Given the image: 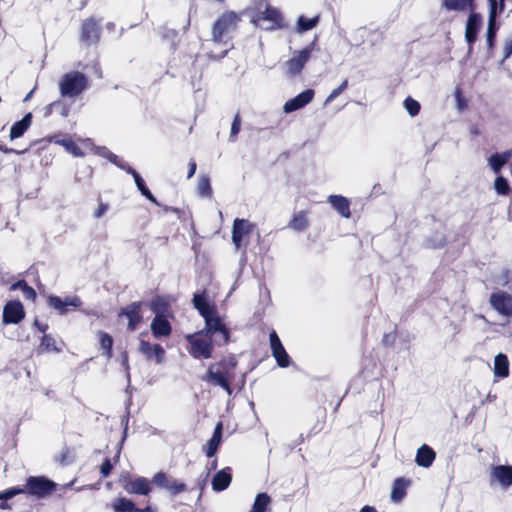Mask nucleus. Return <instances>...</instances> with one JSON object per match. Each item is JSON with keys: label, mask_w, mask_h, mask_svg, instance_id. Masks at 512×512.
<instances>
[{"label": "nucleus", "mask_w": 512, "mask_h": 512, "mask_svg": "<svg viewBox=\"0 0 512 512\" xmlns=\"http://www.w3.org/2000/svg\"><path fill=\"white\" fill-rule=\"evenodd\" d=\"M197 190L199 195L203 197H210L212 195V188L208 176H201L198 182Z\"/></svg>", "instance_id": "obj_42"}, {"label": "nucleus", "mask_w": 512, "mask_h": 512, "mask_svg": "<svg viewBox=\"0 0 512 512\" xmlns=\"http://www.w3.org/2000/svg\"><path fill=\"white\" fill-rule=\"evenodd\" d=\"M442 6L448 11L473 10L474 0H443Z\"/></svg>", "instance_id": "obj_34"}, {"label": "nucleus", "mask_w": 512, "mask_h": 512, "mask_svg": "<svg viewBox=\"0 0 512 512\" xmlns=\"http://www.w3.org/2000/svg\"><path fill=\"white\" fill-rule=\"evenodd\" d=\"M360 512H378L374 506L365 505L361 508Z\"/></svg>", "instance_id": "obj_63"}, {"label": "nucleus", "mask_w": 512, "mask_h": 512, "mask_svg": "<svg viewBox=\"0 0 512 512\" xmlns=\"http://www.w3.org/2000/svg\"><path fill=\"white\" fill-rule=\"evenodd\" d=\"M32 123V114L27 113L21 120L15 122L10 129V139L14 140L23 136Z\"/></svg>", "instance_id": "obj_30"}, {"label": "nucleus", "mask_w": 512, "mask_h": 512, "mask_svg": "<svg viewBox=\"0 0 512 512\" xmlns=\"http://www.w3.org/2000/svg\"><path fill=\"white\" fill-rule=\"evenodd\" d=\"M33 326L40 332L46 334V331L48 330V324L40 322L38 319H35L33 322Z\"/></svg>", "instance_id": "obj_57"}, {"label": "nucleus", "mask_w": 512, "mask_h": 512, "mask_svg": "<svg viewBox=\"0 0 512 512\" xmlns=\"http://www.w3.org/2000/svg\"><path fill=\"white\" fill-rule=\"evenodd\" d=\"M494 187H495L496 192L499 195L506 196L511 192L510 185H509L507 179L504 178L503 176H498L495 179Z\"/></svg>", "instance_id": "obj_43"}, {"label": "nucleus", "mask_w": 512, "mask_h": 512, "mask_svg": "<svg viewBox=\"0 0 512 512\" xmlns=\"http://www.w3.org/2000/svg\"><path fill=\"white\" fill-rule=\"evenodd\" d=\"M348 87V80L345 79L337 88L333 89L329 96L326 98L325 103L332 102Z\"/></svg>", "instance_id": "obj_47"}, {"label": "nucleus", "mask_w": 512, "mask_h": 512, "mask_svg": "<svg viewBox=\"0 0 512 512\" xmlns=\"http://www.w3.org/2000/svg\"><path fill=\"white\" fill-rule=\"evenodd\" d=\"M455 98L458 110L463 111L468 107L467 99L463 96L461 89L456 88Z\"/></svg>", "instance_id": "obj_48"}, {"label": "nucleus", "mask_w": 512, "mask_h": 512, "mask_svg": "<svg viewBox=\"0 0 512 512\" xmlns=\"http://www.w3.org/2000/svg\"><path fill=\"white\" fill-rule=\"evenodd\" d=\"M57 144L63 146L65 150L75 157H82L84 153L79 145L71 138H64L56 141Z\"/></svg>", "instance_id": "obj_40"}, {"label": "nucleus", "mask_w": 512, "mask_h": 512, "mask_svg": "<svg viewBox=\"0 0 512 512\" xmlns=\"http://www.w3.org/2000/svg\"><path fill=\"white\" fill-rule=\"evenodd\" d=\"M264 21L269 22V25L266 27L267 30L282 29L286 27L280 11L269 4H266L263 11H258L252 19V22L259 26Z\"/></svg>", "instance_id": "obj_9"}, {"label": "nucleus", "mask_w": 512, "mask_h": 512, "mask_svg": "<svg viewBox=\"0 0 512 512\" xmlns=\"http://www.w3.org/2000/svg\"><path fill=\"white\" fill-rule=\"evenodd\" d=\"M113 469V464L110 458H105L100 466V474L102 478H107Z\"/></svg>", "instance_id": "obj_49"}, {"label": "nucleus", "mask_w": 512, "mask_h": 512, "mask_svg": "<svg viewBox=\"0 0 512 512\" xmlns=\"http://www.w3.org/2000/svg\"><path fill=\"white\" fill-rule=\"evenodd\" d=\"M135 512H154L151 506H146L144 508H137Z\"/></svg>", "instance_id": "obj_64"}, {"label": "nucleus", "mask_w": 512, "mask_h": 512, "mask_svg": "<svg viewBox=\"0 0 512 512\" xmlns=\"http://www.w3.org/2000/svg\"><path fill=\"white\" fill-rule=\"evenodd\" d=\"M56 487L57 484L45 476H29L26 479L24 490L26 495L41 499L51 495Z\"/></svg>", "instance_id": "obj_7"}, {"label": "nucleus", "mask_w": 512, "mask_h": 512, "mask_svg": "<svg viewBox=\"0 0 512 512\" xmlns=\"http://www.w3.org/2000/svg\"><path fill=\"white\" fill-rule=\"evenodd\" d=\"M149 307L155 315H166L170 309V304L164 296L157 295L152 298Z\"/></svg>", "instance_id": "obj_36"}, {"label": "nucleus", "mask_w": 512, "mask_h": 512, "mask_svg": "<svg viewBox=\"0 0 512 512\" xmlns=\"http://www.w3.org/2000/svg\"><path fill=\"white\" fill-rule=\"evenodd\" d=\"M256 228V224L247 219L236 218L232 227V242L236 250L247 246L245 238L248 237Z\"/></svg>", "instance_id": "obj_11"}, {"label": "nucleus", "mask_w": 512, "mask_h": 512, "mask_svg": "<svg viewBox=\"0 0 512 512\" xmlns=\"http://www.w3.org/2000/svg\"><path fill=\"white\" fill-rule=\"evenodd\" d=\"M271 498L266 493H259L256 495L252 509L250 512H267Z\"/></svg>", "instance_id": "obj_39"}, {"label": "nucleus", "mask_w": 512, "mask_h": 512, "mask_svg": "<svg viewBox=\"0 0 512 512\" xmlns=\"http://www.w3.org/2000/svg\"><path fill=\"white\" fill-rule=\"evenodd\" d=\"M189 344L188 353L194 359H209L213 356L214 341L203 332L197 331L185 337Z\"/></svg>", "instance_id": "obj_4"}, {"label": "nucleus", "mask_w": 512, "mask_h": 512, "mask_svg": "<svg viewBox=\"0 0 512 512\" xmlns=\"http://www.w3.org/2000/svg\"><path fill=\"white\" fill-rule=\"evenodd\" d=\"M270 348L272 356L275 358L278 366L286 368L291 364V358L286 352L278 334L275 330H272L269 334Z\"/></svg>", "instance_id": "obj_17"}, {"label": "nucleus", "mask_w": 512, "mask_h": 512, "mask_svg": "<svg viewBox=\"0 0 512 512\" xmlns=\"http://www.w3.org/2000/svg\"><path fill=\"white\" fill-rule=\"evenodd\" d=\"M102 19L90 16L82 20L79 30V41L86 47L97 46L101 40Z\"/></svg>", "instance_id": "obj_6"}, {"label": "nucleus", "mask_w": 512, "mask_h": 512, "mask_svg": "<svg viewBox=\"0 0 512 512\" xmlns=\"http://www.w3.org/2000/svg\"><path fill=\"white\" fill-rule=\"evenodd\" d=\"M120 483L128 494L147 496L152 491V482L145 477L126 476L120 479Z\"/></svg>", "instance_id": "obj_15"}, {"label": "nucleus", "mask_w": 512, "mask_h": 512, "mask_svg": "<svg viewBox=\"0 0 512 512\" xmlns=\"http://www.w3.org/2000/svg\"><path fill=\"white\" fill-rule=\"evenodd\" d=\"M241 17L234 11L222 13L212 26V41L226 44L232 39V34L237 30Z\"/></svg>", "instance_id": "obj_2"}, {"label": "nucleus", "mask_w": 512, "mask_h": 512, "mask_svg": "<svg viewBox=\"0 0 512 512\" xmlns=\"http://www.w3.org/2000/svg\"><path fill=\"white\" fill-rule=\"evenodd\" d=\"M25 283H26V280H24V279L18 280L17 282L13 283L10 286V290L11 291L21 290L23 288V286H25Z\"/></svg>", "instance_id": "obj_60"}, {"label": "nucleus", "mask_w": 512, "mask_h": 512, "mask_svg": "<svg viewBox=\"0 0 512 512\" xmlns=\"http://www.w3.org/2000/svg\"><path fill=\"white\" fill-rule=\"evenodd\" d=\"M220 443L221 442L219 440L214 439L213 437H211L208 440L206 446L204 447V451H205L206 456L209 457V458L213 457L216 454Z\"/></svg>", "instance_id": "obj_46"}, {"label": "nucleus", "mask_w": 512, "mask_h": 512, "mask_svg": "<svg viewBox=\"0 0 512 512\" xmlns=\"http://www.w3.org/2000/svg\"><path fill=\"white\" fill-rule=\"evenodd\" d=\"M436 458L435 451L428 445L423 444L417 450L415 462L418 466L429 468Z\"/></svg>", "instance_id": "obj_27"}, {"label": "nucleus", "mask_w": 512, "mask_h": 512, "mask_svg": "<svg viewBox=\"0 0 512 512\" xmlns=\"http://www.w3.org/2000/svg\"><path fill=\"white\" fill-rule=\"evenodd\" d=\"M24 297L28 300H32V301H35L36 297H37V293L35 291V289L33 287H29V289H27L24 293H23Z\"/></svg>", "instance_id": "obj_58"}, {"label": "nucleus", "mask_w": 512, "mask_h": 512, "mask_svg": "<svg viewBox=\"0 0 512 512\" xmlns=\"http://www.w3.org/2000/svg\"><path fill=\"white\" fill-rule=\"evenodd\" d=\"M237 364L238 362L234 356L223 357L218 362L211 363L208 366L202 380L213 386L221 387L228 395H231Z\"/></svg>", "instance_id": "obj_1"}, {"label": "nucleus", "mask_w": 512, "mask_h": 512, "mask_svg": "<svg viewBox=\"0 0 512 512\" xmlns=\"http://www.w3.org/2000/svg\"><path fill=\"white\" fill-rule=\"evenodd\" d=\"M143 302L135 301L122 307L117 314L119 320L122 318L127 319L126 330L128 332L135 331L138 326L143 322Z\"/></svg>", "instance_id": "obj_8"}, {"label": "nucleus", "mask_w": 512, "mask_h": 512, "mask_svg": "<svg viewBox=\"0 0 512 512\" xmlns=\"http://www.w3.org/2000/svg\"><path fill=\"white\" fill-rule=\"evenodd\" d=\"M0 151L5 153V154H10V153H17V154H19L20 153V152L14 150L12 148H8L5 145H0Z\"/></svg>", "instance_id": "obj_62"}, {"label": "nucleus", "mask_w": 512, "mask_h": 512, "mask_svg": "<svg viewBox=\"0 0 512 512\" xmlns=\"http://www.w3.org/2000/svg\"><path fill=\"white\" fill-rule=\"evenodd\" d=\"M111 508L113 512H135L136 505L135 503L125 497L115 498L111 503Z\"/></svg>", "instance_id": "obj_37"}, {"label": "nucleus", "mask_w": 512, "mask_h": 512, "mask_svg": "<svg viewBox=\"0 0 512 512\" xmlns=\"http://www.w3.org/2000/svg\"><path fill=\"white\" fill-rule=\"evenodd\" d=\"M61 348L58 347L55 338L51 334H44L41 337L40 343L37 347V353H59Z\"/></svg>", "instance_id": "obj_31"}, {"label": "nucleus", "mask_w": 512, "mask_h": 512, "mask_svg": "<svg viewBox=\"0 0 512 512\" xmlns=\"http://www.w3.org/2000/svg\"><path fill=\"white\" fill-rule=\"evenodd\" d=\"M89 86L88 77L79 71L65 73L59 81V91L62 97L76 98Z\"/></svg>", "instance_id": "obj_3"}, {"label": "nucleus", "mask_w": 512, "mask_h": 512, "mask_svg": "<svg viewBox=\"0 0 512 512\" xmlns=\"http://www.w3.org/2000/svg\"><path fill=\"white\" fill-rule=\"evenodd\" d=\"M241 129V117L237 113L233 119L230 131V138H235Z\"/></svg>", "instance_id": "obj_51"}, {"label": "nucleus", "mask_w": 512, "mask_h": 512, "mask_svg": "<svg viewBox=\"0 0 512 512\" xmlns=\"http://www.w3.org/2000/svg\"><path fill=\"white\" fill-rule=\"evenodd\" d=\"M19 494H25L24 486L11 487L0 492V500H8Z\"/></svg>", "instance_id": "obj_45"}, {"label": "nucleus", "mask_w": 512, "mask_h": 512, "mask_svg": "<svg viewBox=\"0 0 512 512\" xmlns=\"http://www.w3.org/2000/svg\"><path fill=\"white\" fill-rule=\"evenodd\" d=\"M503 285L507 286L512 291V267L507 268L502 272Z\"/></svg>", "instance_id": "obj_52"}, {"label": "nucleus", "mask_w": 512, "mask_h": 512, "mask_svg": "<svg viewBox=\"0 0 512 512\" xmlns=\"http://www.w3.org/2000/svg\"><path fill=\"white\" fill-rule=\"evenodd\" d=\"M512 151L495 153L489 158V165L495 173H499L502 167L509 161Z\"/></svg>", "instance_id": "obj_35"}, {"label": "nucleus", "mask_w": 512, "mask_h": 512, "mask_svg": "<svg viewBox=\"0 0 512 512\" xmlns=\"http://www.w3.org/2000/svg\"><path fill=\"white\" fill-rule=\"evenodd\" d=\"M47 304L60 315H64L69 311L68 307L79 308L82 305V301L78 296H67L62 299L59 296L50 295L47 298Z\"/></svg>", "instance_id": "obj_18"}, {"label": "nucleus", "mask_w": 512, "mask_h": 512, "mask_svg": "<svg viewBox=\"0 0 512 512\" xmlns=\"http://www.w3.org/2000/svg\"><path fill=\"white\" fill-rule=\"evenodd\" d=\"M309 211L301 210L295 212L288 223V227L296 232H302L309 226Z\"/></svg>", "instance_id": "obj_29"}, {"label": "nucleus", "mask_w": 512, "mask_h": 512, "mask_svg": "<svg viewBox=\"0 0 512 512\" xmlns=\"http://www.w3.org/2000/svg\"><path fill=\"white\" fill-rule=\"evenodd\" d=\"M205 320V327L200 330L207 337L213 339L215 337V343L219 346L227 345L230 341V330L223 322L222 318L219 316L218 312L216 314H212Z\"/></svg>", "instance_id": "obj_5"}, {"label": "nucleus", "mask_w": 512, "mask_h": 512, "mask_svg": "<svg viewBox=\"0 0 512 512\" xmlns=\"http://www.w3.org/2000/svg\"><path fill=\"white\" fill-rule=\"evenodd\" d=\"M396 339H397L396 330L389 332V333H385L382 338V344L385 347H392L395 344Z\"/></svg>", "instance_id": "obj_50"}, {"label": "nucleus", "mask_w": 512, "mask_h": 512, "mask_svg": "<svg viewBox=\"0 0 512 512\" xmlns=\"http://www.w3.org/2000/svg\"><path fill=\"white\" fill-rule=\"evenodd\" d=\"M404 107L411 116L418 115L421 108L419 102L411 97L404 100Z\"/></svg>", "instance_id": "obj_44"}, {"label": "nucleus", "mask_w": 512, "mask_h": 512, "mask_svg": "<svg viewBox=\"0 0 512 512\" xmlns=\"http://www.w3.org/2000/svg\"><path fill=\"white\" fill-rule=\"evenodd\" d=\"M319 21H320L319 15H316L313 18H307V17L301 15L297 21V31L300 33L309 31V30L313 29L314 27H316L318 25Z\"/></svg>", "instance_id": "obj_38"}, {"label": "nucleus", "mask_w": 512, "mask_h": 512, "mask_svg": "<svg viewBox=\"0 0 512 512\" xmlns=\"http://www.w3.org/2000/svg\"><path fill=\"white\" fill-rule=\"evenodd\" d=\"M196 169H197V164L196 162L192 159L190 162H189V171H188V175H187V178L190 179L192 178L195 173H196Z\"/></svg>", "instance_id": "obj_59"}, {"label": "nucleus", "mask_w": 512, "mask_h": 512, "mask_svg": "<svg viewBox=\"0 0 512 512\" xmlns=\"http://www.w3.org/2000/svg\"><path fill=\"white\" fill-rule=\"evenodd\" d=\"M503 50H504L503 60L508 59L512 55V37L505 41Z\"/></svg>", "instance_id": "obj_53"}, {"label": "nucleus", "mask_w": 512, "mask_h": 512, "mask_svg": "<svg viewBox=\"0 0 512 512\" xmlns=\"http://www.w3.org/2000/svg\"><path fill=\"white\" fill-rule=\"evenodd\" d=\"M152 335L159 339L169 337L172 334V326L166 315H155L150 324Z\"/></svg>", "instance_id": "obj_22"}, {"label": "nucleus", "mask_w": 512, "mask_h": 512, "mask_svg": "<svg viewBox=\"0 0 512 512\" xmlns=\"http://www.w3.org/2000/svg\"><path fill=\"white\" fill-rule=\"evenodd\" d=\"M134 181H135L137 188L139 189V191L145 198H147L150 202L154 203L155 205L160 206V203L157 201V199L154 197V195L148 189V187L146 186V184L141 176L136 177V180H134Z\"/></svg>", "instance_id": "obj_41"}, {"label": "nucleus", "mask_w": 512, "mask_h": 512, "mask_svg": "<svg viewBox=\"0 0 512 512\" xmlns=\"http://www.w3.org/2000/svg\"><path fill=\"white\" fill-rule=\"evenodd\" d=\"M138 350L147 360L155 359L158 364L162 363L165 358V350L160 344H151L148 341L141 340Z\"/></svg>", "instance_id": "obj_21"}, {"label": "nucleus", "mask_w": 512, "mask_h": 512, "mask_svg": "<svg viewBox=\"0 0 512 512\" xmlns=\"http://www.w3.org/2000/svg\"><path fill=\"white\" fill-rule=\"evenodd\" d=\"M489 3V16H488V27L486 31V42L489 52H493L496 46L497 32L500 25L497 23L498 15V2L497 0H488Z\"/></svg>", "instance_id": "obj_14"}, {"label": "nucleus", "mask_w": 512, "mask_h": 512, "mask_svg": "<svg viewBox=\"0 0 512 512\" xmlns=\"http://www.w3.org/2000/svg\"><path fill=\"white\" fill-rule=\"evenodd\" d=\"M107 209H108V205L107 204L100 203L99 206L97 207V209L94 212V216L96 218L102 217L106 213Z\"/></svg>", "instance_id": "obj_56"}, {"label": "nucleus", "mask_w": 512, "mask_h": 512, "mask_svg": "<svg viewBox=\"0 0 512 512\" xmlns=\"http://www.w3.org/2000/svg\"><path fill=\"white\" fill-rule=\"evenodd\" d=\"M232 482V469L224 467L216 472L212 478V489L216 492L226 490Z\"/></svg>", "instance_id": "obj_25"}, {"label": "nucleus", "mask_w": 512, "mask_h": 512, "mask_svg": "<svg viewBox=\"0 0 512 512\" xmlns=\"http://www.w3.org/2000/svg\"><path fill=\"white\" fill-rule=\"evenodd\" d=\"M315 96V91L313 89H306L299 93L292 99H289L283 106V110L286 113H291L296 110H299L309 104Z\"/></svg>", "instance_id": "obj_19"}, {"label": "nucleus", "mask_w": 512, "mask_h": 512, "mask_svg": "<svg viewBox=\"0 0 512 512\" xmlns=\"http://www.w3.org/2000/svg\"><path fill=\"white\" fill-rule=\"evenodd\" d=\"M122 366L124 367V369L127 372L129 371L130 366H129V358H128V353L127 352H123L122 353Z\"/></svg>", "instance_id": "obj_61"}, {"label": "nucleus", "mask_w": 512, "mask_h": 512, "mask_svg": "<svg viewBox=\"0 0 512 512\" xmlns=\"http://www.w3.org/2000/svg\"><path fill=\"white\" fill-rule=\"evenodd\" d=\"M494 375L506 378L509 375V360L506 354L499 353L494 359Z\"/></svg>", "instance_id": "obj_32"}, {"label": "nucleus", "mask_w": 512, "mask_h": 512, "mask_svg": "<svg viewBox=\"0 0 512 512\" xmlns=\"http://www.w3.org/2000/svg\"><path fill=\"white\" fill-rule=\"evenodd\" d=\"M222 434H223V424H222V422H221V421H219V422L216 424L215 428H214V432H213L212 437H213L214 439L219 440V441L221 442V440H222Z\"/></svg>", "instance_id": "obj_54"}, {"label": "nucleus", "mask_w": 512, "mask_h": 512, "mask_svg": "<svg viewBox=\"0 0 512 512\" xmlns=\"http://www.w3.org/2000/svg\"><path fill=\"white\" fill-rule=\"evenodd\" d=\"M26 316L23 304L19 300L8 301L3 308V324H19Z\"/></svg>", "instance_id": "obj_16"}, {"label": "nucleus", "mask_w": 512, "mask_h": 512, "mask_svg": "<svg viewBox=\"0 0 512 512\" xmlns=\"http://www.w3.org/2000/svg\"><path fill=\"white\" fill-rule=\"evenodd\" d=\"M411 485V480L405 477H398L394 480L391 490V500L400 503L407 494V489Z\"/></svg>", "instance_id": "obj_26"}, {"label": "nucleus", "mask_w": 512, "mask_h": 512, "mask_svg": "<svg viewBox=\"0 0 512 512\" xmlns=\"http://www.w3.org/2000/svg\"><path fill=\"white\" fill-rule=\"evenodd\" d=\"M151 482L158 488L165 489L172 497L187 491V485L184 482L169 477L163 471L155 473Z\"/></svg>", "instance_id": "obj_10"}, {"label": "nucleus", "mask_w": 512, "mask_h": 512, "mask_svg": "<svg viewBox=\"0 0 512 512\" xmlns=\"http://www.w3.org/2000/svg\"><path fill=\"white\" fill-rule=\"evenodd\" d=\"M97 336L100 344V349L102 350V355H104L107 359H110L113 355L114 344L112 336L104 331H98Z\"/></svg>", "instance_id": "obj_33"}, {"label": "nucleus", "mask_w": 512, "mask_h": 512, "mask_svg": "<svg viewBox=\"0 0 512 512\" xmlns=\"http://www.w3.org/2000/svg\"><path fill=\"white\" fill-rule=\"evenodd\" d=\"M490 306L509 321L512 318V294L506 291L493 292L489 298Z\"/></svg>", "instance_id": "obj_12"}, {"label": "nucleus", "mask_w": 512, "mask_h": 512, "mask_svg": "<svg viewBox=\"0 0 512 512\" xmlns=\"http://www.w3.org/2000/svg\"><path fill=\"white\" fill-rule=\"evenodd\" d=\"M194 308L199 312L203 318H207L212 314L217 313L215 305L210 304L207 299L206 291L202 293H195L192 299Z\"/></svg>", "instance_id": "obj_23"}, {"label": "nucleus", "mask_w": 512, "mask_h": 512, "mask_svg": "<svg viewBox=\"0 0 512 512\" xmlns=\"http://www.w3.org/2000/svg\"><path fill=\"white\" fill-rule=\"evenodd\" d=\"M491 479L497 481L504 488L510 487L512 485V466H493L491 469Z\"/></svg>", "instance_id": "obj_24"}, {"label": "nucleus", "mask_w": 512, "mask_h": 512, "mask_svg": "<svg viewBox=\"0 0 512 512\" xmlns=\"http://www.w3.org/2000/svg\"><path fill=\"white\" fill-rule=\"evenodd\" d=\"M314 42L303 48L302 50L296 51L294 55L286 61L285 66L287 69V74L290 76H296L301 73L304 69L306 63L309 61L312 51H313Z\"/></svg>", "instance_id": "obj_13"}, {"label": "nucleus", "mask_w": 512, "mask_h": 512, "mask_svg": "<svg viewBox=\"0 0 512 512\" xmlns=\"http://www.w3.org/2000/svg\"><path fill=\"white\" fill-rule=\"evenodd\" d=\"M119 167L124 170L126 173L130 174L134 180L136 177H140L141 175L130 165H119Z\"/></svg>", "instance_id": "obj_55"}, {"label": "nucleus", "mask_w": 512, "mask_h": 512, "mask_svg": "<svg viewBox=\"0 0 512 512\" xmlns=\"http://www.w3.org/2000/svg\"><path fill=\"white\" fill-rule=\"evenodd\" d=\"M481 27V15L475 12H471L468 16L465 27V40L470 48L475 44L478 32L481 29Z\"/></svg>", "instance_id": "obj_20"}, {"label": "nucleus", "mask_w": 512, "mask_h": 512, "mask_svg": "<svg viewBox=\"0 0 512 512\" xmlns=\"http://www.w3.org/2000/svg\"><path fill=\"white\" fill-rule=\"evenodd\" d=\"M328 202L342 217H351L350 202L346 197L341 195H330L328 197Z\"/></svg>", "instance_id": "obj_28"}]
</instances>
